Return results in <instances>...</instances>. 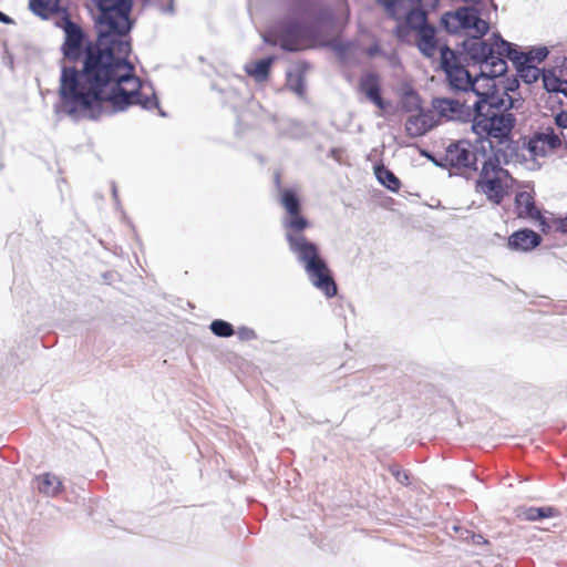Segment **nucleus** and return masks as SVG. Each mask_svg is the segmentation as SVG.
Here are the masks:
<instances>
[{
  "mask_svg": "<svg viewBox=\"0 0 567 567\" xmlns=\"http://www.w3.org/2000/svg\"><path fill=\"white\" fill-rule=\"evenodd\" d=\"M473 101L474 116L482 117L485 113H502L509 112L512 109H517V104H522L519 99L514 96H506L499 93L493 84L487 91H476Z\"/></svg>",
  "mask_w": 567,
  "mask_h": 567,
  "instance_id": "nucleus-8",
  "label": "nucleus"
},
{
  "mask_svg": "<svg viewBox=\"0 0 567 567\" xmlns=\"http://www.w3.org/2000/svg\"><path fill=\"white\" fill-rule=\"evenodd\" d=\"M29 8L32 13L44 20L63 10L60 0H29Z\"/></svg>",
  "mask_w": 567,
  "mask_h": 567,
  "instance_id": "nucleus-23",
  "label": "nucleus"
},
{
  "mask_svg": "<svg viewBox=\"0 0 567 567\" xmlns=\"http://www.w3.org/2000/svg\"><path fill=\"white\" fill-rule=\"evenodd\" d=\"M334 22V14L330 8L320 9L313 19V27L318 32V29L321 27L332 25Z\"/></svg>",
  "mask_w": 567,
  "mask_h": 567,
  "instance_id": "nucleus-34",
  "label": "nucleus"
},
{
  "mask_svg": "<svg viewBox=\"0 0 567 567\" xmlns=\"http://www.w3.org/2000/svg\"><path fill=\"white\" fill-rule=\"evenodd\" d=\"M92 44H94V41L87 40L86 34L82 28L79 24L68 20L64 25V41L61 47L63 59L60 61V65L62 63L65 64V61L82 62L85 58L87 48Z\"/></svg>",
  "mask_w": 567,
  "mask_h": 567,
  "instance_id": "nucleus-9",
  "label": "nucleus"
},
{
  "mask_svg": "<svg viewBox=\"0 0 567 567\" xmlns=\"http://www.w3.org/2000/svg\"><path fill=\"white\" fill-rule=\"evenodd\" d=\"M210 331L219 338H229L235 334V329L231 323L223 319H215L209 324Z\"/></svg>",
  "mask_w": 567,
  "mask_h": 567,
  "instance_id": "nucleus-32",
  "label": "nucleus"
},
{
  "mask_svg": "<svg viewBox=\"0 0 567 567\" xmlns=\"http://www.w3.org/2000/svg\"><path fill=\"white\" fill-rule=\"evenodd\" d=\"M433 163H434L436 166H439V167H445V166H449V164H446V162H445V161H444V162H440V161H436L435 158H434V162H433Z\"/></svg>",
  "mask_w": 567,
  "mask_h": 567,
  "instance_id": "nucleus-50",
  "label": "nucleus"
},
{
  "mask_svg": "<svg viewBox=\"0 0 567 567\" xmlns=\"http://www.w3.org/2000/svg\"><path fill=\"white\" fill-rule=\"evenodd\" d=\"M558 228H559V230H560V231H563V233L567 234V217L561 218V219L559 220Z\"/></svg>",
  "mask_w": 567,
  "mask_h": 567,
  "instance_id": "nucleus-48",
  "label": "nucleus"
},
{
  "mask_svg": "<svg viewBox=\"0 0 567 567\" xmlns=\"http://www.w3.org/2000/svg\"><path fill=\"white\" fill-rule=\"evenodd\" d=\"M276 182H277V184H279V176L278 175L276 176Z\"/></svg>",
  "mask_w": 567,
  "mask_h": 567,
  "instance_id": "nucleus-55",
  "label": "nucleus"
},
{
  "mask_svg": "<svg viewBox=\"0 0 567 567\" xmlns=\"http://www.w3.org/2000/svg\"><path fill=\"white\" fill-rule=\"evenodd\" d=\"M130 82H134L132 90H125L122 86L123 82H114L109 87L110 91L102 93V100L91 109H81V117H86L92 121L101 118L104 113H117L125 111L131 105H141L144 110L152 111L158 110V115L166 117V113L159 107V101L152 85L147 87L135 76Z\"/></svg>",
  "mask_w": 567,
  "mask_h": 567,
  "instance_id": "nucleus-3",
  "label": "nucleus"
},
{
  "mask_svg": "<svg viewBox=\"0 0 567 567\" xmlns=\"http://www.w3.org/2000/svg\"><path fill=\"white\" fill-rule=\"evenodd\" d=\"M559 515V511L551 506L543 507H529L525 511V517L527 520L535 522L543 518L556 517Z\"/></svg>",
  "mask_w": 567,
  "mask_h": 567,
  "instance_id": "nucleus-31",
  "label": "nucleus"
},
{
  "mask_svg": "<svg viewBox=\"0 0 567 567\" xmlns=\"http://www.w3.org/2000/svg\"><path fill=\"white\" fill-rule=\"evenodd\" d=\"M456 19H460L462 30H474L475 35L468 39H465L462 43V48L464 52L472 60V54L465 49V44L470 40H480V41H492V35L488 39H483L485 34L489 31V24L485 20L481 18V11L473 6H464L456 9Z\"/></svg>",
  "mask_w": 567,
  "mask_h": 567,
  "instance_id": "nucleus-12",
  "label": "nucleus"
},
{
  "mask_svg": "<svg viewBox=\"0 0 567 567\" xmlns=\"http://www.w3.org/2000/svg\"><path fill=\"white\" fill-rule=\"evenodd\" d=\"M518 78L526 84H533L542 78L543 70L538 69L534 64L530 63H520L514 64Z\"/></svg>",
  "mask_w": 567,
  "mask_h": 567,
  "instance_id": "nucleus-29",
  "label": "nucleus"
},
{
  "mask_svg": "<svg viewBox=\"0 0 567 567\" xmlns=\"http://www.w3.org/2000/svg\"><path fill=\"white\" fill-rule=\"evenodd\" d=\"M308 0H298L300 3H306Z\"/></svg>",
  "mask_w": 567,
  "mask_h": 567,
  "instance_id": "nucleus-53",
  "label": "nucleus"
},
{
  "mask_svg": "<svg viewBox=\"0 0 567 567\" xmlns=\"http://www.w3.org/2000/svg\"><path fill=\"white\" fill-rule=\"evenodd\" d=\"M413 31L412 28H410L405 22L399 23L394 29V34L400 41H408V38Z\"/></svg>",
  "mask_w": 567,
  "mask_h": 567,
  "instance_id": "nucleus-39",
  "label": "nucleus"
},
{
  "mask_svg": "<svg viewBox=\"0 0 567 567\" xmlns=\"http://www.w3.org/2000/svg\"><path fill=\"white\" fill-rule=\"evenodd\" d=\"M99 16L95 19L99 25L96 33L127 39L134 27L131 19L133 0H96Z\"/></svg>",
  "mask_w": 567,
  "mask_h": 567,
  "instance_id": "nucleus-6",
  "label": "nucleus"
},
{
  "mask_svg": "<svg viewBox=\"0 0 567 567\" xmlns=\"http://www.w3.org/2000/svg\"><path fill=\"white\" fill-rule=\"evenodd\" d=\"M465 49L472 54L473 63L481 64V74L491 78H499L507 72L508 59L513 64L542 63L549 54L547 47H536L528 51H519L516 44L506 41L499 33L492 34V41L470 40Z\"/></svg>",
  "mask_w": 567,
  "mask_h": 567,
  "instance_id": "nucleus-2",
  "label": "nucleus"
},
{
  "mask_svg": "<svg viewBox=\"0 0 567 567\" xmlns=\"http://www.w3.org/2000/svg\"><path fill=\"white\" fill-rule=\"evenodd\" d=\"M392 475L396 478V481L403 485L409 484V474L408 472L400 470V468H391Z\"/></svg>",
  "mask_w": 567,
  "mask_h": 567,
  "instance_id": "nucleus-41",
  "label": "nucleus"
},
{
  "mask_svg": "<svg viewBox=\"0 0 567 567\" xmlns=\"http://www.w3.org/2000/svg\"><path fill=\"white\" fill-rule=\"evenodd\" d=\"M265 42L270 43L272 45L276 44V41H270L267 37H264Z\"/></svg>",
  "mask_w": 567,
  "mask_h": 567,
  "instance_id": "nucleus-51",
  "label": "nucleus"
},
{
  "mask_svg": "<svg viewBox=\"0 0 567 567\" xmlns=\"http://www.w3.org/2000/svg\"><path fill=\"white\" fill-rule=\"evenodd\" d=\"M167 10L173 11V6L171 4Z\"/></svg>",
  "mask_w": 567,
  "mask_h": 567,
  "instance_id": "nucleus-54",
  "label": "nucleus"
},
{
  "mask_svg": "<svg viewBox=\"0 0 567 567\" xmlns=\"http://www.w3.org/2000/svg\"><path fill=\"white\" fill-rule=\"evenodd\" d=\"M538 141L546 143L549 148L554 150L560 145V138L554 131L543 132L538 135Z\"/></svg>",
  "mask_w": 567,
  "mask_h": 567,
  "instance_id": "nucleus-36",
  "label": "nucleus"
},
{
  "mask_svg": "<svg viewBox=\"0 0 567 567\" xmlns=\"http://www.w3.org/2000/svg\"><path fill=\"white\" fill-rule=\"evenodd\" d=\"M468 100L461 102L457 99L435 97L432 106L436 113L449 121H457L462 123L474 121V106L467 104Z\"/></svg>",
  "mask_w": 567,
  "mask_h": 567,
  "instance_id": "nucleus-13",
  "label": "nucleus"
},
{
  "mask_svg": "<svg viewBox=\"0 0 567 567\" xmlns=\"http://www.w3.org/2000/svg\"><path fill=\"white\" fill-rule=\"evenodd\" d=\"M374 174L377 179L380 182L381 185L386 187L391 192L399 190L401 186L400 179L394 175L393 172L388 169L383 165H375L374 167Z\"/></svg>",
  "mask_w": 567,
  "mask_h": 567,
  "instance_id": "nucleus-28",
  "label": "nucleus"
},
{
  "mask_svg": "<svg viewBox=\"0 0 567 567\" xmlns=\"http://www.w3.org/2000/svg\"><path fill=\"white\" fill-rule=\"evenodd\" d=\"M435 33L436 29L433 25L423 27L422 29L416 31V47L425 58H432L436 52L437 42Z\"/></svg>",
  "mask_w": 567,
  "mask_h": 567,
  "instance_id": "nucleus-20",
  "label": "nucleus"
},
{
  "mask_svg": "<svg viewBox=\"0 0 567 567\" xmlns=\"http://www.w3.org/2000/svg\"><path fill=\"white\" fill-rule=\"evenodd\" d=\"M476 189L483 193L486 198L495 205H499L506 195L499 176L478 177L476 181Z\"/></svg>",
  "mask_w": 567,
  "mask_h": 567,
  "instance_id": "nucleus-18",
  "label": "nucleus"
},
{
  "mask_svg": "<svg viewBox=\"0 0 567 567\" xmlns=\"http://www.w3.org/2000/svg\"><path fill=\"white\" fill-rule=\"evenodd\" d=\"M441 25L449 33H458L462 30L460 19H456V10L447 11L441 17Z\"/></svg>",
  "mask_w": 567,
  "mask_h": 567,
  "instance_id": "nucleus-33",
  "label": "nucleus"
},
{
  "mask_svg": "<svg viewBox=\"0 0 567 567\" xmlns=\"http://www.w3.org/2000/svg\"><path fill=\"white\" fill-rule=\"evenodd\" d=\"M131 38L122 39L96 33L94 44L87 48L81 69L61 64L59 102L55 113L71 118L81 117V109H91L102 100V93L114 82H130L135 66L128 61Z\"/></svg>",
  "mask_w": 567,
  "mask_h": 567,
  "instance_id": "nucleus-1",
  "label": "nucleus"
},
{
  "mask_svg": "<svg viewBox=\"0 0 567 567\" xmlns=\"http://www.w3.org/2000/svg\"><path fill=\"white\" fill-rule=\"evenodd\" d=\"M303 231L297 229L285 231L289 251L303 266L310 282L327 298H332L338 292L337 285L326 260L320 255L318 245L308 239Z\"/></svg>",
  "mask_w": 567,
  "mask_h": 567,
  "instance_id": "nucleus-4",
  "label": "nucleus"
},
{
  "mask_svg": "<svg viewBox=\"0 0 567 567\" xmlns=\"http://www.w3.org/2000/svg\"><path fill=\"white\" fill-rule=\"evenodd\" d=\"M380 53H381V47L378 43H374L367 49V55L370 58H374L375 55H378Z\"/></svg>",
  "mask_w": 567,
  "mask_h": 567,
  "instance_id": "nucleus-45",
  "label": "nucleus"
},
{
  "mask_svg": "<svg viewBox=\"0 0 567 567\" xmlns=\"http://www.w3.org/2000/svg\"><path fill=\"white\" fill-rule=\"evenodd\" d=\"M331 45L333 50L339 54H344L349 50V43L333 42Z\"/></svg>",
  "mask_w": 567,
  "mask_h": 567,
  "instance_id": "nucleus-44",
  "label": "nucleus"
},
{
  "mask_svg": "<svg viewBox=\"0 0 567 567\" xmlns=\"http://www.w3.org/2000/svg\"><path fill=\"white\" fill-rule=\"evenodd\" d=\"M535 146L533 145V143L530 142V145H529V150L530 151H534Z\"/></svg>",
  "mask_w": 567,
  "mask_h": 567,
  "instance_id": "nucleus-52",
  "label": "nucleus"
},
{
  "mask_svg": "<svg viewBox=\"0 0 567 567\" xmlns=\"http://www.w3.org/2000/svg\"><path fill=\"white\" fill-rule=\"evenodd\" d=\"M235 333H237V337L240 341H252L258 338L255 330L246 326L239 327Z\"/></svg>",
  "mask_w": 567,
  "mask_h": 567,
  "instance_id": "nucleus-38",
  "label": "nucleus"
},
{
  "mask_svg": "<svg viewBox=\"0 0 567 567\" xmlns=\"http://www.w3.org/2000/svg\"><path fill=\"white\" fill-rule=\"evenodd\" d=\"M492 151L493 154H486L485 157H481L483 164L478 177L498 176V173L504 172L501 167V159L503 158L505 163H508V159L513 157L509 154V150L502 146H498L496 150L493 148Z\"/></svg>",
  "mask_w": 567,
  "mask_h": 567,
  "instance_id": "nucleus-17",
  "label": "nucleus"
},
{
  "mask_svg": "<svg viewBox=\"0 0 567 567\" xmlns=\"http://www.w3.org/2000/svg\"><path fill=\"white\" fill-rule=\"evenodd\" d=\"M440 65L445 74H447V71L450 72L451 70L461 66L457 63V56L455 51L447 45H443L440 49Z\"/></svg>",
  "mask_w": 567,
  "mask_h": 567,
  "instance_id": "nucleus-30",
  "label": "nucleus"
},
{
  "mask_svg": "<svg viewBox=\"0 0 567 567\" xmlns=\"http://www.w3.org/2000/svg\"><path fill=\"white\" fill-rule=\"evenodd\" d=\"M542 243V236L536 231L524 228L514 231L507 241L508 248L517 251H529L538 247Z\"/></svg>",
  "mask_w": 567,
  "mask_h": 567,
  "instance_id": "nucleus-16",
  "label": "nucleus"
},
{
  "mask_svg": "<svg viewBox=\"0 0 567 567\" xmlns=\"http://www.w3.org/2000/svg\"><path fill=\"white\" fill-rule=\"evenodd\" d=\"M565 65L567 66V59H566V63H565Z\"/></svg>",
  "mask_w": 567,
  "mask_h": 567,
  "instance_id": "nucleus-56",
  "label": "nucleus"
},
{
  "mask_svg": "<svg viewBox=\"0 0 567 567\" xmlns=\"http://www.w3.org/2000/svg\"><path fill=\"white\" fill-rule=\"evenodd\" d=\"M515 209L519 218H530L538 221L542 226L546 225V220L536 207L534 197L530 193L523 190L516 194Z\"/></svg>",
  "mask_w": 567,
  "mask_h": 567,
  "instance_id": "nucleus-15",
  "label": "nucleus"
},
{
  "mask_svg": "<svg viewBox=\"0 0 567 567\" xmlns=\"http://www.w3.org/2000/svg\"><path fill=\"white\" fill-rule=\"evenodd\" d=\"M446 78L452 90L462 91L464 93H472L473 95H475L476 91L478 90L476 84L481 79H494L487 75H482L481 72L475 78H473L470 71L462 65L457 69L451 70L450 72L447 71Z\"/></svg>",
  "mask_w": 567,
  "mask_h": 567,
  "instance_id": "nucleus-14",
  "label": "nucleus"
},
{
  "mask_svg": "<svg viewBox=\"0 0 567 567\" xmlns=\"http://www.w3.org/2000/svg\"><path fill=\"white\" fill-rule=\"evenodd\" d=\"M404 22L412 28L413 31H419L423 27L431 25L427 23V11L421 7H415L414 4L410 7L406 12Z\"/></svg>",
  "mask_w": 567,
  "mask_h": 567,
  "instance_id": "nucleus-27",
  "label": "nucleus"
},
{
  "mask_svg": "<svg viewBox=\"0 0 567 567\" xmlns=\"http://www.w3.org/2000/svg\"><path fill=\"white\" fill-rule=\"evenodd\" d=\"M0 22L6 23V24H11L14 21L11 17H9L4 12L0 11Z\"/></svg>",
  "mask_w": 567,
  "mask_h": 567,
  "instance_id": "nucleus-46",
  "label": "nucleus"
},
{
  "mask_svg": "<svg viewBox=\"0 0 567 567\" xmlns=\"http://www.w3.org/2000/svg\"><path fill=\"white\" fill-rule=\"evenodd\" d=\"M422 155H424L430 161L434 162L435 157H434V155L432 153L424 151V152H422Z\"/></svg>",
  "mask_w": 567,
  "mask_h": 567,
  "instance_id": "nucleus-49",
  "label": "nucleus"
},
{
  "mask_svg": "<svg viewBox=\"0 0 567 567\" xmlns=\"http://www.w3.org/2000/svg\"><path fill=\"white\" fill-rule=\"evenodd\" d=\"M276 60V56L268 55L254 63H247L244 70L247 75L251 76L256 82L261 83L269 79L270 70Z\"/></svg>",
  "mask_w": 567,
  "mask_h": 567,
  "instance_id": "nucleus-21",
  "label": "nucleus"
},
{
  "mask_svg": "<svg viewBox=\"0 0 567 567\" xmlns=\"http://www.w3.org/2000/svg\"><path fill=\"white\" fill-rule=\"evenodd\" d=\"M480 146L472 145L467 141H457L446 147L445 162L449 166L457 169L477 171V163L481 157L486 156L484 141H480Z\"/></svg>",
  "mask_w": 567,
  "mask_h": 567,
  "instance_id": "nucleus-7",
  "label": "nucleus"
},
{
  "mask_svg": "<svg viewBox=\"0 0 567 567\" xmlns=\"http://www.w3.org/2000/svg\"><path fill=\"white\" fill-rule=\"evenodd\" d=\"M377 2L384 8L390 18L396 21H401L414 4V0H377Z\"/></svg>",
  "mask_w": 567,
  "mask_h": 567,
  "instance_id": "nucleus-24",
  "label": "nucleus"
},
{
  "mask_svg": "<svg viewBox=\"0 0 567 567\" xmlns=\"http://www.w3.org/2000/svg\"><path fill=\"white\" fill-rule=\"evenodd\" d=\"M111 187H112V195H113V199L116 204V206L120 205V202H118V195H117V187H116V184L114 182H112L111 184Z\"/></svg>",
  "mask_w": 567,
  "mask_h": 567,
  "instance_id": "nucleus-47",
  "label": "nucleus"
},
{
  "mask_svg": "<svg viewBox=\"0 0 567 567\" xmlns=\"http://www.w3.org/2000/svg\"><path fill=\"white\" fill-rule=\"evenodd\" d=\"M417 4L414 3L415 7H421L423 9H435L439 4V0H417Z\"/></svg>",
  "mask_w": 567,
  "mask_h": 567,
  "instance_id": "nucleus-42",
  "label": "nucleus"
},
{
  "mask_svg": "<svg viewBox=\"0 0 567 567\" xmlns=\"http://www.w3.org/2000/svg\"><path fill=\"white\" fill-rule=\"evenodd\" d=\"M461 538L464 540V542H470L474 545H487L488 544V540L486 538H484L483 535L481 534H475L474 532L472 530H463L461 533Z\"/></svg>",
  "mask_w": 567,
  "mask_h": 567,
  "instance_id": "nucleus-37",
  "label": "nucleus"
},
{
  "mask_svg": "<svg viewBox=\"0 0 567 567\" xmlns=\"http://www.w3.org/2000/svg\"><path fill=\"white\" fill-rule=\"evenodd\" d=\"M280 204L286 213L280 218L284 230H306L309 228V220L301 214V202L297 193L292 189L280 190Z\"/></svg>",
  "mask_w": 567,
  "mask_h": 567,
  "instance_id": "nucleus-10",
  "label": "nucleus"
},
{
  "mask_svg": "<svg viewBox=\"0 0 567 567\" xmlns=\"http://www.w3.org/2000/svg\"><path fill=\"white\" fill-rule=\"evenodd\" d=\"M433 126L432 118L423 113L409 116L404 124L405 132L410 137L423 136L431 131Z\"/></svg>",
  "mask_w": 567,
  "mask_h": 567,
  "instance_id": "nucleus-22",
  "label": "nucleus"
},
{
  "mask_svg": "<svg viewBox=\"0 0 567 567\" xmlns=\"http://www.w3.org/2000/svg\"><path fill=\"white\" fill-rule=\"evenodd\" d=\"M317 37L312 24L301 21L288 22L279 33V42L282 50L296 52L303 48L302 42Z\"/></svg>",
  "mask_w": 567,
  "mask_h": 567,
  "instance_id": "nucleus-11",
  "label": "nucleus"
},
{
  "mask_svg": "<svg viewBox=\"0 0 567 567\" xmlns=\"http://www.w3.org/2000/svg\"><path fill=\"white\" fill-rule=\"evenodd\" d=\"M361 92L379 109H384V101L381 96V87L379 78L374 73H368L360 79L359 83Z\"/></svg>",
  "mask_w": 567,
  "mask_h": 567,
  "instance_id": "nucleus-19",
  "label": "nucleus"
},
{
  "mask_svg": "<svg viewBox=\"0 0 567 567\" xmlns=\"http://www.w3.org/2000/svg\"><path fill=\"white\" fill-rule=\"evenodd\" d=\"M555 122L559 127L567 128V112L561 111L555 117Z\"/></svg>",
  "mask_w": 567,
  "mask_h": 567,
  "instance_id": "nucleus-43",
  "label": "nucleus"
},
{
  "mask_svg": "<svg viewBox=\"0 0 567 567\" xmlns=\"http://www.w3.org/2000/svg\"><path fill=\"white\" fill-rule=\"evenodd\" d=\"M516 125V117L511 112L485 113L482 117L474 116L472 131L480 138H485L491 150L494 148L489 138H495L497 145L509 150L511 156L516 155L517 145L512 140V131Z\"/></svg>",
  "mask_w": 567,
  "mask_h": 567,
  "instance_id": "nucleus-5",
  "label": "nucleus"
},
{
  "mask_svg": "<svg viewBox=\"0 0 567 567\" xmlns=\"http://www.w3.org/2000/svg\"><path fill=\"white\" fill-rule=\"evenodd\" d=\"M543 86L548 93H561L567 96V80H561L554 70H543Z\"/></svg>",
  "mask_w": 567,
  "mask_h": 567,
  "instance_id": "nucleus-26",
  "label": "nucleus"
},
{
  "mask_svg": "<svg viewBox=\"0 0 567 567\" xmlns=\"http://www.w3.org/2000/svg\"><path fill=\"white\" fill-rule=\"evenodd\" d=\"M288 86L289 89L295 92L299 96H303L306 86H305V78L302 73L298 72L297 74L288 73Z\"/></svg>",
  "mask_w": 567,
  "mask_h": 567,
  "instance_id": "nucleus-35",
  "label": "nucleus"
},
{
  "mask_svg": "<svg viewBox=\"0 0 567 567\" xmlns=\"http://www.w3.org/2000/svg\"><path fill=\"white\" fill-rule=\"evenodd\" d=\"M519 81L520 79L517 76H514L512 79H507L506 80V83L504 85V95L506 96H512L509 93H514L518 90L519 87Z\"/></svg>",
  "mask_w": 567,
  "mask_h": 567,
  "instance_id": "nucleus-40",
  "label": "nucleus"
},
{
  "mask_svg": "<svg viewBox=\"0 0 567 567\" xmlns=\"http://www.w3.org/2000/svg\"><path fill=\"white\" fill-rule=\"evenodd\" d=\"M37 481L39 492L49 497L56 496L63 488L61 480L50 473L38 476Z\"/></svg>",
  "mask_w": 567,
  "mask_h": 567,
  "instance_id": "nucleus-25",
  "label": "nucleus"
}]
</instances>
